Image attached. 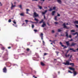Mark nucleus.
Instances as JSON below:
<instances>
[{
	"instance_id": "052dcab7",
	"label": "nucleus",
	"mask_w": 78,
	"mask_h": 78,
	"mask_svg": "<svg viewBox=\"0 0 78 78\" xmlns=\"http://www.w3.org/2000/svg\"><path fill=\"white\" fill-rule=\"evenodd\" d=\"M52 42H53V43H54V41H52Z\"/></svg>"
},
{
	"instance_id": "dca6fc26",
	"label": "nucleus",
	"mask_w": 78,
	"mask_h": 78,
	"mask_svg": "<svg viewBox=\"0 0 78 78\" xmlns=\"http://www.w3.org/2000/svg\"><path fill=\"white\" fill-rule=\"evenodd\" d=\"M70 50H72L73 51H74V52H75V51H76L73 50V48H70Z\"/></svg>"
},
{
	"instance_id": "f03ea898",
	"label": "nucleus",
	"mask_w": 78,
	"mask_h": 78,
	"mask_svg": "<svg viewBox=\"0 0 78 78\" xmlns=\"http://www.w3.org/2000/svg\"><path fill=\"white\" fill-rule=\"evenodd\" d=\"M69 69L71 70H73V71L74 76H75V75H76L77 74V73H76V72L75 71V69L72 67H69Z\"/></svg>"
},
{
	"instance_id": "b1692460",
	"label": "nucleus",
	"mask_w": 78,
	"mask_h": 78,
	"mask_svg": "<svg viewBox=\"0 0 78 78\" xmlns=\"http://www.w3.org/2000/svg\"><path fill=\"white\" fill-rule=\"evenodd\" d=\"M57 19V16H55V20H57V19Z\"/></svg>"
},
{
	"instance_id": "4d7b16f0",
	"label": "nucleus",
	"mask_w": 78,
	"mask_h": 78,
	"mask_svg": "<svg viewBox=\"0 0 78 78\" xmlns=\"http://www.w3.org/2000/svg\"><path fill=\"white\" fill-rule=\"evenodd\" d=\"M76 50H78V48L77 49H76L75 51H76Z\"/></svg>"
},
{
	"instance_id": "de8ad7c7",
	"label": "nucleus",
	"mask_w": 78,
	"mask_h": 78,
	"mask_svg": "<svg viewBox=\"0 0 78 78\" xmlns=\"http://www.w3.org/2000/svg\"><path fill=\"white\" fill-rule=\"evenodd\" d=\"M47 53H45L44 54V55H47Z\"/></svg>"
},
{
	"instance_id": "c9c22d12",
	"label": "nucleus",
	"mask_w": 78,
	"mask_h": 78,
	"mask_svg": "<svg viewBox=\"0 0 78 78\" xmlns=\"http://www.w3.org/2000/svg\"><path fill=\"white\" fill-rule=\"evenodd\" d=\"M19 7L21 9H22V5H20L19 6Z\"/></svg>"
},
{
	"instance_id": "7ed1b4c3",
	"label": "nucleus",
	"mask_w": 78,
	"mask_h": 78,
	"mask_svg": "<svg viewBox=\"0 0 78 78\" xmlns=\"http://www.w3.org/2000/svg\"><path fill=\"white\" fill-rule=\"evenodd\" d=\"M37 17H39V15L36 12H34V13L33 17L35 18Z\"/></svg>"
},
{
	"instance_id": "2f4dec72",
	"label": "nucleus",
	"mask_w": 78,
	"mask_h": 78,
	"mask_svg": "<svg viewBox=\"0 0 78 78\" xmlns=\"http://www.w3.org/2000/svg\"><path fill=\"white\" fill-rule=\"evenodd\" d=\"M57 16H58V17L60 16V15L59 14H58V13H57Z\"/></svg>"
},
{
	"instance_id": "a211bd4d",
	"label": "nucleus",
	"mask_w": 78,
	"mask_h": 78,
	"mask_svg": "<svg viewBox=\"0 0 78 78\" xmlns=\"http://www.w3.org/2000/svg\"><path fill=\"white\" fill-rule=\"evenodd\" d=\"M20 16H24V13H22L20 14Z\"/></svg>"
},
{
	"instance_id": "8fccbe9b",
	"label": "nucleus",
	"mask_w": 78,
	"mask_h": 78,
	"mask_svg": "<svg viewBox=\"0 0 78 78\" xmlns=\"http://www.w3.org/2000/svg\"><path fill=\"white\" fill-rule=\"evenodd\" d=\"M11 48V47H9L8 48H9V49H10V48Z\"/></svg>"
},
{
	"instance_id": "bb28decb",
	"label": "nucleus",
	"mask_w": 78,
	"mask_h": 78,
	"mask_svg": "<svg viewBox=\"0 0 78 78\" xmlns=\"http://www.w3.org/2000/svg\"><path fill=\"white\" fill-rule=\"evenodd\" d=\"M71 32H75V31L74 30H72L71 31Z\"/></svg>"
},
{
	"instance_id": "bf43d9fd",
	"label": "nucleus",
	"mask_w": 78,
	"mask_h": 78,
	"mask_svg": "<svg viewBox=\"0 0 78 78\" xmlns=\"http://www.w3.org/2000/svg\"><path fill=\"white\" fill-rule=\"evenodd\" d=\"M69 52V51H67V53Z\"/></svg>"
},
{
	"instance_id": "6e6552de",
	"label": "nucleus",
	"mask_w": 78,
	"mask_h": 78,
	"mask_svg": "<svg viewBox=\"0 0 78 78\" xmlns=\"http://www.w3.org/2000/svg\"><path fill=\"white\" fill-rule=\"evenodd\" d=\"M3 72L6 73V67H5L3 69Z\"/></svg>"
},
{
	"instance_id": "c85d7f7f",
	"label": "nucleus",
	"mask_w": 78,
	"mask_h": 78,
	"mask_svg": "<svg viewBox=\"0 0 78 78\" xmlns=\"http://www.w3.org/2000/svg\"><path fill=\"white\" fill-rule=\"evenodd\" d=\"M29 22H31V23H34L33 22H32V21H30Z\"/></svg>"
},
{
	"instance_id": "473e14b6",
	"label": "nucleus",
	"mask_w": 78,
	"mask_h": 78,
	"mask_svg": "<svg viewBox=\"0 0 78 78\" xmlns=\"http://www.w3.org/2000/svg\"><path fill=\"white\" fill-rule=\"evenodd\" d=\"M77 32H76L74 34H73V35H75V34H77Z\"/></svg>"
},
{
	"instance_id": "09e8293b",
	"label": "nucleus",
	"mask_w": 78,
	"mask_h": 78,
	"mask_svg": "<svg viewBox=\"0 0 78 78\" xmlns=\"http://www.w3.org/2000/svg\"><path fill=\"white\" fill-rule=\"evenodd\" d=\"M56 53L57 55H58V53H59V52H56Z\"/></svg>"
},
{
	"instance_id": "aec40b11",
	"label": "nucleus",
	"mask_w": 78,
	"mask_h": 78,
	"mask_svg": "<svg viewBox=\"0 0 78 78\" xmlns=\"http://www.w3.org/2000/svg\"><path fill=\"white\" fill-rule=\"evenodd\" d=\"M34 20H35V21H36V22H38V21H39V20L36 18H35Z\"/></svg>"
},
{
	"instance_id": "e2e57ef3",
	"label": "nucleus",
	"mask_w": 78,
	"mask_h": 78,
	"mask_svg": "<svg viewBox=\"0 0 78 78\" xmlns=\"http://www.w3.org/2000/svg\"><path fill=\"white\" fill-rule=\"evenodd\" d=\"M25 24V23H23V25H24Z\"/></svg>"
},
{
	"instance_id": "a878e982",
	"label": "nucleus",
	"mask_w": 78,
	"mask_h": 78,
	"mask_svg": "<svg viewBox=\"0 0 78 78\" xmlns=\"http://www.w3.org/2000/svg\"><path fill=\"white\" fill-rule=\"evenodd\" d=\"M53 10H55V9H56V7H53Z\"/></svg>"
},
{
	"instance_id": "9b49d317",
	"label": "nucleus",
	"mask_w": 78,
	"mask_h": 78,
	"mask_svg": "<svg viewBox=\"0 0 78 78\" xmlns=\"http://www.w3.org/2000/svg\"><path fill=\"white\" fill-rule=\"evenodd\" d=\"M63 26H64V28H67V26H66V24L65 23H63Z\"/></svg>"
},
{
	"instance_id": "a19ab883",
	"label": "nucleus",
	"mask_w": 78,
	"mask_h": 78,
	"mask_svg": "<svg viewBox=\"0 0 78 78\" xmlns=\"http://www.w3.org/2000/svg\"><path fill=\"white\" fill-rule=\"evenodd\" d=\"M2 6V3L0 2V6Z\"/></svg>"
},
{
	"instance_id": "c03bdc74",
	"label": "nucleus",
	"mask_w": 78,
	"mask_h": 78,
	"mask_svg": "<svg viewBox=\"0 0 78 78\" xmlns=\"http://www.w3.org/2000/svg\"><path fill=\"white\" fill-rule=\"evenodd\" d=\"M30 50V49H28V48H27V51H29Z\"/></svg>"
},
{
	"instance_id": "2eb2a0df",
	"label": "nucleus",
	"mask_w": 78,
	"mask_h": 78,
	"mask_svg": "<svg viewBox=\"0 0 78 78\" xmlns=\"http://www.w3.org/2000/svg\"><path fill=\"white\" fill-rule=\"evenodd\" d=\"M57 2L59 3H61V0H57Z\"/></svg>"
},
{
	"instance_id": "9d476101",
	"label": "nucleus",
	"mask_w": 78,
	"mask_h": 78,
	"mask_svg": "<svg viewBox=\"0 0 78 78\" xmlns=\"http://www.w3.org/2000/svg\"><path fill=\"white\" fill-rule=\"evenodd\" d=\"M55 12H56L55 11H52V16H54V15H55Z\"/></svg>"
},
{
	"instance_id": "ddd939ff",
	"label": "nucleus",
	"mask_w": 78,
	"mask_h": 78,
	"mask_svg": "<svg viewBox=\"0 0 78 78\" xmlns=\"http://www.w3.org/2000/svg\"><path fill=\"white\" fill-rule=\"evenodd\" d=\"M47 12V10H45L44 12H42V14H43V15L45 14V13H46Z\"/></svg>"
},
{
	"instance_id": "393cba45",
	"label": "nucleus",
	"mask_w": 78,
	"mask_h": 78,
	"mask_svg": "<svg viewBox=\"0 0 78 78\" xmlns=\"http://www.w3.org/2000/svg\"><path fill=\"white\" fill-rule=\"evenodd\" d=\"M34 25L32 24V28H34Z\"/></svg>"
},
{
	"instance_id": "6e6d98bb",
	"label": "nucleus",
	"mask_w": 78,
	"mask_h": 78,
	"mask_svg": "<svg viewBox=\"0 0 78 78\" xmlns=\"http://www.w3.org/2000/svg\"><path fill=\"white\" fill-rule=\"evenodd\" d=\"M45 0H41V1H43V2H44Z\"/></svg>"
},
{
	"instance_id": "0eeeda50",
	"label": "nucleus",
	"mask_w": 78,
	"mask_h": 78,
	"mask_svg": "<svg viewBox=\"0 0 78 78\" xmlns=\"http://www.w3.org/2000/svg\"><path fill=\"white\" fill-rule=\"evenodd\" d=\"M46 26V24L44 22L43 23V24L41 25L42 27H45Z\"/></svg>"
},
{
	"instance_id": "13d9d810",
	"label": "nucleus",
	"mask_w": 78,
	"mask_h": 78,
	"mask_svg": "<svg viewBox=\"0 0 78 78\" xmlns=\"http://www.w3.org/2000/svg\"><path fill=\"white\" fill-rule=\"evenodd\" d=\"M49 41H50V42H52V41H51V40H50Z\"/></svg>"
},
{
	"instance_id": "603ef678",
	"label": "nucleus",
	"mask_w": 78,
	"mask_h": 78,
	"mask_svg": "<svg viewBox=\"0 0 78 78\" xmlns=\"http://www.w3.org/2000/svg\"><path fill=\"white\" fill-rule=\"evenodd\" d=\"M43 44H44L45 42H44V41H43Z\"/></svg>"
},
{
	"instance_id": "ea45409f",
	"label": "nucleus",
	"mask_w": 78,
	"mask_h": 78,
	"mask_svg": "<svg viewBox=\"0 0 78 78\" xmlns=\"http://www.w3.org/2000/svg\"><path fill=\"white\" fill-rule=\"evenodd\" d=\"M25 22H28V20H25Z\"/></svg>"
},
{
	"instance_id": "423d86ee",
	"label": "nucleus",
	"mask_w": 78,
	"mask_h": 78,
	"mask_svg": "<svg viewBox=\"0 0 78 78\" xmlns=\"http://www.w3.org/2000/svg\"><path fill=\"white\" fill-rule=\"evenodd\" d=\"M43 34L42 33H41V34L40 35V37H41L42 40H43Z\"/></svg>"
},
{
	"instance_id": "3c124183",
	"label": "nucleus",
	"mask_w": 78,
	"mask_h": 78,
	"mask_svg": "<svg viewBox=\"0 0 78 78\" xmlns=\"http://www.w3.org/2000/svg\"><path fill=\"white\" fill-rule=\"evenodd\" d=\"M32 1H37V0H32Z\"/></svg>"
},
{
	"instance_id": "79ce46f5",
	"label": "nucleus",
	"mask_w": 78,
	"mask_h": 78,
	"mask_svg": "<svg viewBox=\"0 0 78 78\" xmlns=\"http://www.w3.org/2000/svg\"><path fill=\"white\" fill-rule=\"evenodd\" d=\"M2 50H5V48H2Z\"/></svg>"
},
{
	"instance_id": "774afa93",
	"label": "nucleus",
	"mask_w": 78,
	"mask_h": 78,
	"mask_svg": "<svg viewBox=\"0 0 78 78\" xmlns=\"http://www.w3.org/2000/svg\"><path fill=\"white\" fill-rule=\"evenodd\" d=\"M62 52L63 53H64V51H62Z\"/></svg>"
},
{
	"instance_id": "37998d69",
	"label": "nucleus",
	"mask_w": 78,
	"mask_h": 78,
	"mask_svg": "<svg viewBox=\"0 0 78 78\" xmlns=\"http://www.w3.org/2000/svg\"><path fill=\"white\" fill-rule=\"evenodd\" d=\"M72 56L71 55V57L69 59V61H71V60L70 59V58H71V57H72Z\"/></svg>"
},
{
	"instance_id": "7c9ffc66",
	"label": "nucleus",
	"mask_w": 78,
	"mask_h": 78,
	"mask_svg": "<svg viewBox=\"0 0 78 78\" xmlns=\"http://www.w3.org/2000/svg\"><path fill=\"white\" fill-rule=\"evenodd\" d=\"M68 72L69 73H72V72L71 71H70L69 70L68 71Z\"/></svg>"
},
{
	"instance_id": "69168bd1",
	"label": "nucleus",
	"mask_w": 78,
	"mask_h": 78,
	"mask_svg": "<svg viewBox=\"0 0 78 78\" xmlns=\"http://www.w3.org/2000/svg\"><path fill=\"white\" fill-rule=\"evenodd\" d=\"M77 36H78V33H77Z\"/></svg>"
},
{
	"instance_id": "f3484780",
	"label": "nucleus",
	"mask_w": 78,
	"mask_h": 78,
	"mask_svg": "<svg viewBox=\"0 0 78 78\" xmlns=\"http://www.w3.org/2000/svg\"><path fill=\"white\" fill-rule=\"evenodd\" d=\"M66 43L67 45H69V42L67 41L66 42Z\"/></svg>"
},
{
	"instance_id": "e433bc0d",
	"label": "nucleus",
	"mask_w": 78,
	"mask_h": 78,
	"mask_svg": "<svg viewBox=\"0 0 78 78\" xmlns=\"http://www.w3.org/2000/svg\"><path fill=\"white\" fill-rule=\"evenodd\" d=\"M55 24H58V23L57 22H55Z\"/></svg>"
},
{
	"instance_id": "c756f323",
	"label": "nucleus",
	"mask_w": 78,
	"mask_h": 78,
	"mask_svg": "<svg viewBox=\"0 0 78 78\" xmlns=\"http://www.w3.org/2000/svg\"><path fill=\"white\" fill-rule=\"evenodd\" d=\"M9 22H11V20L10 19L9 20Z\"/></svg>"
},
{
	"instance_id": "412c9836",
	"label": "nucleus",
	"mask_w": 78,
	"mask_h": 78,
	"mask_svg": "<svg viewBox=\"0 0 78 78\" xmlns=\"http://www.w3.org/2000/svg\"><path fill=\"white\" fill-rule=\"evenodd\" d=\"M70 56V55H69V54L68 55H67V54H65V56L66 57V58H68V57H69V56Z\"/></svg>"
},
{
	"instance_id": "f704fd0d",
	"label": "nucleus",
	"mask_w": 78,
	"mask_h": 78,
	"mask_svg": "<svg viewBox=\"0 0 78 78\" xmlns=\"http://www.w3.org/2000/svg\"><path fill=\"white\" fill-rule=\"evenodd\" d=\"M26 11H30V10L28 9H26Z\"/></svg>"
},
{
	"instance_id": "0e129e2a",
	"label": "nucleus",
	"mask_w": 78,
	"mask_h": 78,
	"mask_svg": "<svg viewBox=\"0 0 78 78\" xmlns=\"http://www.w3.org/2000/svg\"><path fill=\"white\" fill-rule=\"evenodd\" d=\"M51 44H53V43H51Z\"/></svg>"
},
{
	"instance_id": "20e7f679",
	"label": "nucleus",
	"mask_w": 78,
	"mask_h": 78,
	"mask_svg": "<svg viewBox=\"0 0 78 78\" xmlns=\"http://www.w3.org/2000/svg\"><path fill=\"white\" fill-rule=\"evenodd\" d=\"M60 44L61 45L62 47H64L63 48H67V47L66 46H64V45H63L62 44V43H61V42H60Z\"/></svg>"
},
{
	"instance_id": "5fc2aeb1",
	"label": "nucleus",
	"mask_w": 78,
	"mask_h": 78,
	"mask_svg": "<svg viewBox=\"0 0 78 78\" xmlns=\"http://www.w3.org/2000/svg\"><path fill=\"white\" fill-rule=\"evenodd\" d=\"M44 18L45 19V16L44 15Z\"/></svg>"
},
{
	"instance_id": "680f3d73",
	"label": "nucleus",
	"mask_w": 78,
	"mask_h": 78,
	"mask_svg": "<svg viewBox=\"0 0 78 78\" xmlns=\"http://www.w3.org/2000/svg\"><path fill=\"white\" fill-rule=\"evenodd\" d=\"M33 77H35V76H33Z\"/></svg>"
},
{
	"instance_id": "6ab92c4d",
	"label": "nucleus",
	"mask_w": 78,
	"mask_h": 78,
	"mask_svg": "<svg viewBox=\"0 0 78 78\" xmlns=\"http://www.w3.org/2000/svg\"><path fill=\"white\" fill-rule=\"evenodd\" d=\"M41 66H45V65L44 64V63L42 62H41Z\"/></svg>"
},
{
	"instance_id": "4468645a",
	"label": "nucleus",
	"mask_w": 78,
	"mask_h": 78,
	"mask_svg": "<svg viewBox=\"0 0 78 78\" xmlns=\"http://www.w3.org/2000/svg\"><path fill=\"white\" fill-rule=\"evenodd\" d=\"M52 10H53V8H50V9L48 11H52Z\"/></svg>"
},
{
	"instance_id": "4be33fe9",
	"label": "nucleus",
	"mask_w": 78,
	"mask_h": 78,
	"mask_svg": "<svg viewBox=\"0 0 78 78\" xmlns=\"http://www.w3.org/2000/svg\"><path fill=\"white\" fill-rule=\"evenodd\" d=\"M43 21H44V20H41V21L39 22V23H42Z\"/></svg>"
},
{
	"instance_id": "338daca9",
	"label": "nucleus",
	"mask_w": 78,
	"mask_h": 78,
	"mask_svg": "<svg viewBox=\"0 0 78 78\" xmlns=\"http://www.w3.org/2000/svg\"><path fill=\"white\" fill-rule=\"evenodd\" d=\"M35 78H37V77H35Z\"/></svg>"
},
{
	"instance_id": "a18cd8bd",
	"label": "nucleus",
	"mask_w": 78,
	"mask_h": 78,
	"mask_svg": "<svg viewBox=\"0 0 78 78\" xmlns=\"http://www.w3.org/2000/svg\"><path fill=\"white\" fill-rule=\"evenodd\" d=\"M76 27H77V28H78V25H76Z\"/></svg>"
},
{
	"instance_id": "864d4df0",
	"label": "nucleus",
	"mask_w": 78,
	"mask_h": 78,
	"mask_svg": "<svg viewBox=\"0 0 78 78\" xmlns=\"http://www.w3.org/2000/svg\"><path fill=\"white\" fill-rule=\"evenodd\" d=\"M73 39H71L70 40H69L70 41H73Z\"/></svg>"
},
{
	"instance_id": "49530a36",
	"label": "nucleus",
	"mask_w": 78,
	"mask_h": 78,
	"mask_svg": "<svg viewBox=\"0 0 78 78\" xmlns=\"http://www.w3.org/2000/svg\"><path fill=\"white\" fill-rule=\"evenodd\" d=\"M26 13L27 14H28V11H27Z\"/></svg>"
},
{
	"instance_id": "f257e3e1",
	"label": "nucleus",
	"mask_w": 78,
	"mask_h": 78,
	"mask_svg": "<svg viewBox=\"0 0 78 78\" xmlns=\"http://www.w3.org/2000/svg\"><path fill=\"white\" fill-rule=\"evenodd\" d=\"M69 60L67 61L66 63H63L65 65H71L72 66H74V64L73 63H69Z\"/></svg>"
},
{
	"instance_id": "1a4fd4ad",
	"label": "nucleus",
	"mask_w": 78,
	"mask_h": 78,
	"mask_svg": "<svg viewBox=\"0 0 78 78\" xmlns=\"http://www.w3.org/2000/svg\"><path fill=\"white\" fill-rule=\"evenodd\" d=\"M12 4V6L11 7V9H13V8H14V7H15V6H16V5H13V4H12V3H11Z\"/></svg>"
},
{
	"instance_id": "4c0bfd02",
	"label": "nucleus",
	"mask_w": 78,
	"mask_h": 78,
	"mask_svg": "<svg viewBox=\"0 0 78 78\" xmlns=\"http://www.w3.org/2000/svg\"><path fill=\"white\" fill-rule=\"evenodd\" d=\"M34 31H35V32H37V30H34Z\"/></svg>"
},
{
	"instance_id": "f8f14e48",
	"label": "nucleus",
	"mask_w": 78,
	"mask_h": 78,
	"mask_svg": "<svg viewBox=\"0 0 78 78\" xmlns=\"http://www.w3.org/2000/svg\"><path fill=\"white\" fill-rule=\"evenodd\" d=\"M76 43H72L71 45V46H73L74 45H76Z\"/></svg>"
},
{
	"instance_id": "cd10ccee",
	"label": "nucleus",
	"mask_w": 78,
	"mask_h": 78,
	"mask_svg": "<svg viewBox=\"0 0 78 78\" xmlns=\"http://www.w3.org/2000/svg\"><path fill=\"white\" fill-rule=\"evenodd\" d=\"M39 8H40V9H42V6H39Z\"/></svg>"
},
{
	"instance_id": "58836bf2",
	"label": "nucleus",
	"mask_w": 78,
	"mask_h": 78,
	"mask_svg": "<svg viewBox=\"0 0 78 78\" xmlns=\"http://www.w3.org/2000/svg\"><path fill=\"white\" fill-rule=\"evenodd\" d=\"M52 33H55V30H52Z\"/></svg>"
},
{
	"instance_id": "72a5a7b5",
	"label": "nucleus",
	"mask_w": 78,
	"mask_h": 78,
	"mask_svg": "<svg viewBox=\"0 0 78 78\" xmlns=\"http://www.w3.org/2000/svg\"><path fill=\"white\" fill-rule=\"evenodd\" d=\"M13 23H15V24H16V22L13 21Z\"/></svg>"
},
{
	"instance_id": "5701e85b",
	"label": "nucleus",
	"mask_w": 78,
	"mask_h": 78,
	"mask_svg": "<svg viewBox=\"0 0 78 78\" xmlns=\"http://www.w3.org/2000/svg\"><path fill=\"white\" fill-rule=\"evenodd\" d=\"M62 31V30L61 29H59L58 30V32H61Z\"/></svg>"
},
{
	"instance_id": "39448f33",
	"label": "nucleus",
	"mask_w": 78,
	"mask_h": 78,
	"mask_svg": "<svg viewBox=\"0 0 78 78\" xmlns=\"http://www.w3.org/2000/svg\"><path fill=\"white\" fill-rule=\"evenodd\" d=\"M66 36L67 37H69V38H71V37H72V36H71V35H69V37L68 36V34L67 33H66Z\"/></svg>"
}]
</instances>
